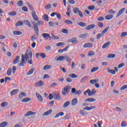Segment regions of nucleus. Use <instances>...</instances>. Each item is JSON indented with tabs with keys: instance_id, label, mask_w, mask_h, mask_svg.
I'll use <instances>...</instances> for the list:
<instances>
[{
	"instance_id": "f257e3e1",
	"label": "nucleus",
	"mask_w": 127,
	"mask_h": 127,
	"mask_svg": "<svg viewBox=\"0 0 127 127\" xmlns=\"http://www.w3.org/2000/svg\"><path fill=\"white\" fill-rule=\"evenodd\" d=\"M29 58H32V52H31V50H27L25 55L22 54L21 62L19 64V66H22V67H23V66H24V64L26 63L25 62V60L26 61H27Z\"/></svg>"
},
{
	"instance_id": "f03ea898",
	"label": "nucleus",
	"mask_w": 127,
	"mask_h": 127,
	"mask_svg": "<svg viewBox=\"0 0 127 127\" xmlns=\"http://www.w3.org/2000/svg\"><path fill=\"white\" fill-rule=\"evenodd\" d=\"M37 21H38V24L35 21H33L32 22V24L33 25L34 30L36 32V34L38 35V33H39V28H38V25L39 26H40V25H42V24L44 23V22L41 20Z\"/></svg>"
},
{
	"instance_id": "7ed1b4c3",
	"label": "nucleus",
	"mask_w": 127,
	"mask_h": 127,
	"mask_svg": "<svg viewBox=\"0 0 127 127\" xmlns=\"http://www.w3.org/2000/svg\"><path fill=\"white\" fill-rule=\"evenodd\" d=\"M28 5L30 10L32 11V16L34 18V20H35V21H38V20H39V19L38 18V17L36 15V12H35V11H34V8H33V6H32V5L30 3H28Z\"/></svg>"
},
{
	"instance_id": "20e7f679",
	"label": "nucleus",
	"mask_w": 127,
	"mask_h": 127,
	"mask_svg": "<svg viewBox=\"0 0 127 127\" xmlns=\"http://www.w3.org/2000/svg\"><path fill=\"white\" fill-rule=\"evenodd\" d=\"M109 29H110V26H108L107 28H106L105 29H104L102 31V32H101V34H97V35L96 36L97 39H98V40L100 39V38H101L102 37V35H104V34H105V33H107V32H108V30H109Z\"/></svg>"
},
{
	"instance_id": "39448f33",
	"label": "nucleus",
	"mask_w": 127,
	"mask_h": 127,
	"mask_svg": "<svg viewBox=\"0 0 127 127\" xmlns=\"http://www.w3.org/2000/svg\"><path fill=\"white\" fill-rule=\"evenodd\" d=\"M70 86L67 85L65 86L64 89L62 90V92L63 96H66L69 93L70 90Z\"/></svg>"
},
{
	"instance_id": "423d86ee",
	"label": "nucleus",
	"mask_w": 127,
	"mask_h": 127,
	"mask_svg": "<svg viewBox=\"0 0 127 127\" xmlns=\"http://www.w3.org/2000/svg\"><path fill=\"white\" fill-rule=\"evenodd\" d=\"M67 42L68 43H70V42H71V43H72V44H76L78 43V40H77V38L73 37L72 38L67 40Z\"/></svg>"
},
{
	"instance_id": "0eeeda50",
	"label": "nucleus",
	"mask_w": 127,
	"mask_h": 127,
	"mask_svg": "<svg viewBox=\"0 0 127 127\" xmlns=\"http://www.w3.org/2000/svg\"><path fill=\"white\" fill-rule=\"evenodd\" d=\"M114 69H109L108 70V73H110V74H112V75H116V72H118L119 71V69H118V67H115Z\"/></svg>"
},
{
	"instance_id": "6e6552de",
	"label": "nucleus",
	"mask_w": 127,
	"mask_h": 127,
	"mask_svg": "<svg viewBox=\"0 0 127 127\" xmlns=\"http://www.w3.org/2000/svg\"><path fill=\"white\" fill-rule=\"evenodd\" d=\"M55 15H56L57 18L59 20L61 19V14H60V13H57L56 12H54L52 14H51V16L52 17H53Z\"/></svg>"
},
{
	"instance_id": "1a4fd4ad",
	"label": "nucleus",
	"mask_w": 127,
	"mask_h": 127,
	"mask_svg": "<svg viewBox=\"0 0 127 127\" xmlns=\"http://www.w3.org/2000/svg\"><path fill=\"white\" fill-rule=\"evenodd\" d=\"M44 85V81L42 80H39L38 82L35 84V87H42Z\"/></svg>"
},
{
	"instance_id": "9d476101",
	"label": "nucleus",
	"mask_w": 127,
	"mask_h": 127,
	"mask_svg": "<svg viewBox=\"0 0 127 127\" xmlns=\"http://www.w3.org/2000/svg\"><path fill=\"white\" fill-rule=\"evenodd\" d=\"M94 46V45L92 43H85L83 46V48H92Z\"/></svg>"
},
{
	"instance_id": "9b49d317",
	"label": "nucleus",
	"mask_w": 127,
	"mask_h": 127,
	"mask_svg": "<svg viewBox=\"0 0 127 127\" xmlns=\"http://www.w3.org/2000/svg\"><path fill=\"white\" fill-rule=\"evenodd\" d=\"M125 10H126V7H124L122 8V9H121L118 12V13H117V15H116V17H119V16H121V15H122V14H123V13H124V11H125Z\"/></svg>"
},
{
	"instance_id": "f8f14e48",
	"label": "nucleus",
	"mask_w": 127,
	"mask_h": 127,
	"mask_svg": "<svg viewBox=\"0 0 127 127\" xmlns=\"http://www.w3.org/2000/svg\"><path fill=\"white\" fill-rule=\"evenodd\" d=\"M36 96L39 102H41V103H42V102H43V98H42V96H41V95H40V94H39V93H36Z\"/></svg>"
},
{
	"instance_id": "ddd939ff",
	"label": "nucleus",
	"mask_w": 127,
	"mask_h": 127,
	"mask_svg": "<svg viewBox=\"0 0 127 127\" xmlns=\"http://www.w3.org/2000/svg\"><path fill=\"white\" fill-rule=\"evenodd\" d=\"M96 27V25L94 24L89 25L88 26L85 27L86 30H91V29H93V28H95Z\"/></svg>"
},
{
	"instance_id": "4468645a",
	"label": "nucleus",
	"mask_w": 127,
	"mask_h": 127,
	"mask_svg": "<svg viewBox=\"0 0 127 127\" xmlns=\"http://www.w3.org/2000/svg\"><path fill=\"white\" fill-rule=\"evenodd\" d=\"M96 109V106L86 107L83 108L84 111H91Z\"/></svg>"
},
{
	"instance_id": "2eb2a0df",
	"label": "nucleus",
	"mask_w": 127,
	"mask_h": 127,
	"mask_svg": "<svg viewBox=\"0 0 127 127\" xmlns=\"http://www.w3.org/2000/svg\"><path fill=\"white\" fill-rule=\"evenodd\" d=\"M42 36L45 38V39H48L49 38H51V36H50V34L48 33H44L42 34Z\"/></svg>"
},
{
	"instance_id": "dca6fc26",
	"label": "nucleus",
	"mask_w": 127,
	"mask_h": 127,
	"mask_svg": "<svg viewBox=\"0 0 127 127\" xmlns=\"http://www.w3.org/2000/svg\"><path fill=\"white\" fill-rule=\"evenodd\" d=\"M77 104H78V98H73L71 101L72 106H76Z\"/></svg>"
},
{
	"instance_id": "f3484780",
	"label": "nucleus",
	"mask_w": 127,
	"mask_h": 127,
	"mask_svg": "<svg viewBox=\"0 0 127 127\" xmlns=\"http://www.w3.org/2000/svg\"><path fill=\"white\" fill-rule=\"evenodd\" d=\"M35 114L36 113L32 111H29L27 112L26 114H25L24 117H29V116H34Z\"/></svg>"
},
{
	"instance_id": "a211bd4d",
	"label": "nucleus",
	"mask_w": 127,
	"mask_h": 127,
	"mask_svg": "<svg viewBox=\"0 0 127 127\" xmlns=\"http://www.w3.org/2000/svg\"><path fill=\"white\" fill-rule=\"evenodd\" d=\"M23 22L24 24H25L26 25H27L28 27H29L30 28H31V24L30 23V21H29V20H24L23 21Z\"/></svg>"
},
{
	"instance_id": "6ab92c4d",
	"label": "nucleus",
	"mask_w": 127,
	"mask_h": 127,
	"mask_svg": "<svg viewBox=\"0 0 127 127\" xmlns=\"http://www.w3.org/2000/svg\"><path fill=\"white\" fill-rule=\"evenodd\" d=\"M18 91H19L18 89H14L12 90L10 94L11 96H14V95H16L18 93Z\"/></svg>"
},
{
	"instance_id": "aec40b11",
	"label": "nucleus",
	"mask_w": 127,
	"mask_h": 127,
	"mask_svg": "<svg viewBox=\"0 0 127 127\" xmlns=\"http://www.w3.org/2000/svg\"><path fill=\"white\" fill-rule=\"evenodd\" d=\"M84 101L85 102H89L90 103H92L93 102H96V99L93 98H86Z\"/></svg>"
},
{
	"instance_id": "412c9836",
	"label": "nucleus",
	"mask_w": 127,
	"mask_h": 127,
	"mask_svg": "<svg viewBox=\"0 0 127 127\" xmlns=\"http://www.w3.org/2000/svg\"><path fill=\"white\" fill-rule=\"evenodd\" d=\"M31 101V98L26 97L21 100L22 103H27L28 102H30Z\"/></svg>"
},
{
	"instance_id": "4be33fe9",
	"label": "nucleus",
	"mask_w": 127,
	"mask_h": 127,
	"mask_svg": "<svg viewBox=\"0 0 127 127\" xmlns=\"http://www.w3.org/2000/svg\"><path fill=\"white\" fill-rule=\"evenodd\" d=\"M52 113V109H50L47 112H44L43 114V116L44 117L45 116H49Z\"/></svg>"
},
{
	"instance_id": "5701e85b",
	"label": "nucleus",
	"mask_w": 127,
	"mask_h": 127,
	"mask_svg": "<svg viewBox=\"0 0 127 127\" xmlns=\"http://www.w3.org/2000/svg\"><path fill=\"white\" fill-rule=\"evenodd\" d=\"M19 59H20V57L18 56L16 57L15 59L13 60L14 64H17L19 62Z\"/></svg>"
},
{
	"instance_id": "b1692460",
	"label": "nucleus",
	"mask_w": 127,
	"mask_h": 127,
	"mask_svg": "<svg viewBox=\"0 0 127 127\" xmlns=\"http://www.w3.org/2000/svg\"><path fill=\"white\" fill-rule=\"evenodd\" d=\"M77 24L79 26H81V27H86L87 26V24L83 22H79L77 23Z\"/></svg>"
},
{
	"instance_id": "393cba45",
	"label": "nucleus",
	"mask_w": 127,
	"mask_h": 127,
	"mask_svg": "<svg viewBox=\"0 0 127 127\" xmlns=\"http://www.w3.org/2000/svg\"><path fill=\"white\" fill-rule=\"evenodd\" d=\"M113 17H114V15L113 14L107 15L105 16V19H106L107 20H111V19H112Z\"/></svg>"
},
{
	"instance_id": "a878e982",
	"label": "nucleus",
	"mask_w": 127,
	"mask_h": 127,
	"mask_svg": "<svg viewBox=\"0 0 127 127\" xmlns=\"http://www.w3.org/2000/svg\"><path fill=\"white\" fill-rule=\"evenodd\" d=\"M64 112H60L58 114H57L55 116V119H57V118H59L61 116V117H63L64 116Z\"/></svg>"
},
{
	"instance_id": "bb28decb",
	"label": "nucleus",
	"mask_w": 127,
	"mask_h": 127,
	"mask_svg": "<svg viewBox=\"0 0 127 127\" xmlns=\"http://www.w3.org/2000/svg\"><path fill=\"white\" fill-rule=\"evenodd\" d=\"M43 19L45 20V21H49V17L48 16V15L47 14H44L42 16Z\"/></svg>"
},
{
	"instance_id": "cd10ccee",
	"label": "nucleus",
	"mask_w": 127,
	"mask_h": 127,
	"mask_svg": "<svg viewBox=\"0 0 127 127\" xmlns=\"http://www.w3.org/2000/svg\"><path fill=\"white\" fill-rule=\"evenodd\" d=\"M54 98L55 100H61V96H60V94H54Z\"/></svg>"
},
{
	"instance_id": "c85d7f7f",
	"label": "nucleus",
	"mask_w": 127,
	"mask_h": 127,
	"mask_svg": "<svg viewBox=\"0 0 127 127\" xmlns=\"http://www.w3.org/2000/svg\"><path fill=\"white\" fill-rule=\"evenodd\" d=\"M23 97H26V94L24 92H21L19 95V99H22Z\"/></svg>"
},
{
	"instance_id": "c756f323",
	"label": "nucleus",
	"mask_w": 127,
	"mask_h": 127,
	"mask_svg": "<svg viewBox=\"0 0 127 127\" xmlns=\"http://www.w3.org/2000/svg\"><path fill=\"white\" fill-rule=\"evenodd\" d=\"M111 44V42H108L105 43L102 46V49H105V48H107L109 45Z\"/></svg>"
},
{
	"instance_id": "7c9ffc66",
	"label": "nucleus",
	"mask_w": 127,
	"mask_h": 127,
	"mask_svg": "<svg viewBox=\"0 0 127 127\" xmlns=\"http://www.w3.org/2000/svg\"><path fill=\"white\" fill-rule=\"evenodd\" d=\"M87 94H88V96H91V90L90 89H87L84 92V96H87Z\"/></svg>"
},
{
	"instance_id": "2f4dec72",
	"label": "nucleus",
	"mask_w": 127,
	"mask_h": 127,
	"mask_svg": "<svg viewBox=\"0 0 127 127\" xmlns=\"http://www.w3.org/2000/svg\"><path fill=\"white\" fill-rule=\"evenodd\" d=\"M87 36H88V33H85L80 35L79 38L85 39V38H87Z\"/></svg>"
},
{
	"instance_id": "473e14b6",
	"label": "nucleus",
	"mask_w": 127,
	"mask_h": 127,
	"mask_svg": "<svg viewBox=\"0 0 127 127\" xmlns=\"http://www.w3.org/2000/svg\"><path fill=\"white\" fill-rule=\"evenodd\" d=\"M65 60V56H60L57 59V61H64Z\"/></svg>"
},
{
	"instance_id": "72a5a7b5",
	"label": "nucleus",
	"mask_w": 127,
	"mask_h": 127,
	"mask_svg": "<svg viewBox=\"0 0 127 127\" xmlns=\"http://www.w3.org/2000/svg\"><path fill=\"white\" fill-rule=\"evenodd\" d=\"M89 82L90 84H96V83H98V82H99V79H91Z\"/></svg>"
},
{
	"instance_id": "f704fd0d",
	"label": "nucleus",
	"mask_w": 127,
	"mask_h": 127,
	"mask_svg": "<svg viewBox=\"0 0 127 127\" xmlns=\"http://www.w3.org/2000/svg\"><path fill=\"white\" fill-rule=\"evenodd\" d=\"M8 125V123L6 122H2L1 124H0V127H5L6 126Z\"/></svg>"
},
{
	"instance_id": "c9c22d12",
	"label": "nucleus",
	"mask_w": 127,
	"mask_h": 127,
	"mask_svg": "<svg viewBox=\"0 0 127 127\" xmlns=\"http://www.w3.org/2000/svg\"><path fill=\"white\" fill-rule=\"evenodd\" d=\"M14 35H21L22 33L19 31H14L13 32Z\"/></svg>"
},
{
	"instance_id": "e433bc0d",
	"label": "nucleus",
	"mask_w": 127,
	"mask_h": 127,
	"mask_svg": "<svg viewBox=\"0 0 127 127\" xmlns=\"http://www.w3.org/2000/svg\"><path fill=\"white\" fill-rule=\"evenodd\" d=\"M8 103H7V102H3L1 103L0 105L2 108H5V107L8 106Z\"/></svg>"
},
{
	"instance_id": "4c0bfd02",
	"label": "nucleus",
	"mask_w": 127,
	"mask_h": 127,
	"mask_svg": "<svg viewBox=\"0 0 127 127\" xmlns=\"http://www.w3.org/2000/svg\"><path fill=\"white\" fill-rule=\"evenodd\" d=\"M64 23L66 24H68V25L73 24V21L70 20H65L64 21Z\"/></svg>"
},
{
	"instance_id": "58836bf2",
	"label": "nucleus",
	"mask_w": 127,
	"mask_h": 127,
	"mask_svg": "<svg viewBox=\"0 0 127 127\" xmlns=\"http://www.w3.org/2000/svg\"><path fill=\"white\" fill-rule=\"evenodd\" d=\"M98 70H99V66L93 67L91 70V72L94 73V72H96V71H98Z\"/></svg>"
},
{
	"instance_id": "ea45409f",
	"label": "nucleus",
	"mask_w": 127,
	"mask_h": 127,
	"mask_svg": "<svg viewBox=\"0 0 127 127\" xmlns=\"http://www.w3.org/2000/svg\"><path fill=\"white\" fill-rule=\"evenodd\" d=\"M44 70H49V69H51V65L49 64H47L44 66Z\"/></svg>"
},
{
	"instance_id": "a19ab883",
	"label": "nucleus",
	"mask_w": 127,
	"mask_h": 127,
	"mask_svg": "<svg viewBox=\"0 0 127 127\" xmlns=\"http://www.w3.org/2000/svg\"><path fill=\"white\" fill-rule=\"evenodd\" d=\"M69 105H70V101H66L64 103L63 105V108H67V107H69Z\"/></svg>"
},
{
	"instance_id": "79ce46f5",
	"label": "nucleus",
	"mask_w": 127,
	"mask_h": 127,
	"mask_svg": "<svg viewBox=\"0 0 127 127\" xmlns=\"http://www.w3.org/2000/svg\"><path fill=\"white\" fill-rule=\"evenodd\" d=\"M23 25V23L21 21H18L16 23V26H21Z\"/></svg>"
},
{
	"instance_id": "37998d69",
	"label": "nucleus",
	"mask_w": 127,
	"mask_h": 127,
	"mask_svg": "<svg viewBox=\"0 0 127 127\" xmlns=\"http://www.w3.org/2000/svg\"><path fill=\"white\" fill-rule=\"evenodd\" d=\"M79 8L78 7H74L73 9V12H74V13H75V14H77V13H78V12H79Z\"/></svg>"
},
{
	"instance_id": "c03bdc74",
	"label": "nucleus",
	"mask_w": 127,
	"mask_h": 127,
	"mask_svg": "<svg viewBox=\"0 0 127 127\" xmlns=\"http://www.w3.org/2000/svg\"><path fill=\"white\" fill-rule=\"evenodd\" d=\"M34 70L35 69L34 68H32L27 73V75H31L33 74V72H34Z\"/></svg>"
},
{
	"instance_id": "a18cd8bd",
	"label": "nucleus",
	"mask_w": 127,
	"mask_h": 127,
	"mask_svg": "<svg viewBox=\"0 0 127 127\" xmlns=\"http://www.w3.org/2000/svg\"><path fill=\"white\" fill-rule=\"evenodd\" d=\"M96 93H97V91L95 89H92L91 91L90 90V96H94Z\"/></svg>"
},
{
	"instance_id": "49530a36",
	"label": "nucleus",
	"mask_w": 127,
	"mask_h": 127,
	"mask_svg": "<svg viewBox=\"0 0 127 127\" xmlns=\"http://www.w3.org/2000/svg\"><path fill=\"white\" fill-rule=\"evenodd\" d=\"M79 113L80 115H82V116H87V115H88V112L83 110H81Z\"/></svg>"
},
{
	"instance_id": "de8ad7c7",
	"label": "nucleus",
	"mask_w": 127,
	"mask_h": 127,
	"mask_svg": "<svg viewBox=\"0 0 127 127\" xmlns=\"http://www.w3.org/2000/svg\"><path fill=\"white\" fill-rule=\"evenodd\" d=\"M68 76L70 78H78V76H77V75H76L75 73L69 74Z\"/></svg>"
},
{
	"instance_id": "09e8293b",
	"label": "nucleus",
	"mask_w": 127,
	"mask_h": 127,
	"mask_svg": "<svg viewBox=\"0 0 127 127\" xmlns=\"http://www.w3.org/2000/svg\"><path fill=\"white\" fill-rule=\"evenodd\" d=\"M16 12L13 11L12 12H10L8 13L9 15H11V16H14V15H16Z\"/></svg>"
},
{
	"instance_id": "8fccbe9b",
	"label": "nucleus",
	"mask_w": 127,
	"mask_h": 127,
	"mask_svg": "<svg viewBox=\"0 0 127 127\" xmlns=\"http://www.w3.org/2000/svg\"><path fill=\"white\" fill-rule=\"evenodd\" d=\"M116 55L113 54H109L107 56V58H115Z\"/></svg>"
},
{
	"instance_id": "3c124183",
	"label": "nucleus",
	"mask_w": 127,
	"mask_h": 127,
	"mask_svg": "<svg viewBox=\"0 0 127 127\" xmlns=\"http://www.w3.org/2000/svg\"><path fill=\"white\" fill-rule=\"evenodd\" d=\"M87 78H88V76H85L84 77H83L82 78H81L80 79V82L81 83H84V82H85L86 79H87Z\"/></svg>"
},
{
	"instance_id": "603ef678",
	"label": "nucleus",
	"mask_w": 127,
	"mask_h": 127,
	"mask_svg": "<svg viewBox=\"0 0 127 127\" xmlns=\"http://www.w3.org/2000/svg\"><path fill=\"white\" fill-rule=\"evenodd\" d=\"M7 76H10L11 75V68H9L7 70Z\"/></svg>"
},
{
	"instance_id": "864d4df0",
	"label": "nucleus",
	"mask_w": 127,
	"mask_h": 127,
	"mask_svg": "<svg viewBox=\"0 0 127 127\" xmlns=\"http://www.w3.org/2000/svg\"><path fill=\"white\" fill-rule=\"evenodd\" d=\"M23 4V2L21 0H19L17 2V5H18V6H22Z\"/></svg>"
},
{
	"instance_id": "5fc2aeb1",
	"label": "nucleus",
	"mask_w": 127,
	"mask_h": 127,
	"mask_svg": "<svg viewBox=\"0 0 127 127\" xmlns=\"http://www.w3.org/2000/svg\"><path fill=\"white\" fill-rule=\"evenodd\" d=\"M45 9H50L51 8V4H47L45 6Z\"/></svg>"
},
{
	"instance_id": "6e6d98bb",
	"label": "nucleus",
	"mask_w": 127,
	"mask_h": 127,
	"mask_svg": "<svg viewBox=\"0 0 127 127\" xmlns=\"http://www.w3.org/2000/svg\"><path fill=\"white\" fill-rule=\"evenodd\" d=\"M63 45H65V43L64 42H60L57 44V46L58 47L60 46H63Z\"/></svg>"
},
{
	"instance_id": "4d7b16f0",
	"label": "nucleus",
	"mask_w": 127,
	"mask_h": 127,
	"mask_svg": "<svg viewBox=\"0 0 127 127\" xmlns=\"http://www.w3.org/2000/svg\"><path fill=\"white\" fill-rule=\"evenodd\" d=\"M88 9H89V10H93L95 9V6H94L93 5L89 6L88 7Z\"/></svg>"
},
{
	"instance_id": "13d9d810",
	"label": "nucleus",
	"mask_w": 127,
	"mask_h": 127,
	"mask_svg": "<svg viewBox=\"0 0 127 127\" xmlns=\"http://www.w3.org/2000/svg\"><path fill=\"white\" fill-rule=\"evenodd\" d=\"M125 36H127V32H124L121 33V37H125Z\"/></svg>"
},
{
	"instance_id": "bf43d9fd",
	"label": "nucleus",
	"mask_w": 127,
	"mask_h": 127,
	"mask_svg": "<svg viewBox=\"0 0 127 127\" xmlns=\"http://www.w3.org/2000/svg\"><path fill=\"white\" fill-rule=\"evenodd\" d=\"M12 70L13 74H15V72H16V66H13Z\"/></svg>"
},
{
	"instance_id": "052dcab7",
	"label": "nucleus",
	"mask_w": 127,
	"mask_h": 127,
	"mask_svg": "<svg viewBox=\"0 0 127 127\" xmlns=\"http://www.w3.org/2000/svg\"><path fill=\"white\" fill-rule=\"evenodd\" d=\"M22 10L23 11H25V12H27V11H28V9L26 7V6H23L22 7Z\"/></svg>"
},
{
	"instance_id": "680f3d73",
	"label": "nucleus",
	"mask_w": 127,
	"mask_h": 127,
	"mask_svg": "<svg viewBox=\"0 0 127 127\" xmlns=\"http://www.w3.org/2000/svg\"><path fill=\"white\" fill-rule=\"evenodd\" d=\"M127 126V123H126V121H123L121 123V127H125Z\"/></svg>"
},
{
	"instance_id": "e2e57ef3",
	"label": "nucleus",
	"mask_w": 127,
	"mask_h": 127,
	"mask_svg": "<svg viewBox=\"0 0 127 127\" xmlns=\"http://www.w3.org/2000/svg\"><path fill=\"white\" fill-rule=\"evenodd\" d=\"M40 56H41V57H42V58H43V59H44V58H46V55H45V54H44L43 53H41L40 54Z\"/></svg>"
},
{
	"instance_id": "0e129e2a",
	"label": "nucleus",
	"mask_w": 127,
	"mask_h": 127,
	"mask_svg": "<svg viewBox=\"0 0 127 127\" xmlns=\"http://www.w3.org/2000/svg\"><path fill=\"white\" fill-rule=\"evenodd\" d=\"M125 66V63H121L118 65V68L121 69V68H122V67H124Z\"/></svg>"
},
{
	"instance_id": "69168bd1",
	"label": "nucleus",
	"mask_w": 127,
	"mask_h": 127,
	"mask_svg": "<svg viewBox=\"0 0 127 127\" xmlns=\"http://www.w3.org/2000/svg\"><path fill=\"white\" fill-rule=\"evenodd\" d=\"M63 33H65V34H68V30L66 29H63L62 30Z\"/></svg>"
},
{
	"instance_id": "338daca9",
	"label": "nucleus",
	"mask_w": 127,
	"mask_h": 127,
	"mask_svg": "<svg viewBox=\"0 0 127 127\" xmlns=\"http://www.w3.org/2000/svg\"><path fill=\"white\" fill-rule=\"evenodd\" d=\"M126 89H127V84L123 85L121 88V91H123V90H126Z\"/></svg>"
},
{
	"instance_id": "774afa93",
	"label": "nucleus",
	"mask_w": 127,
	"mask_h": 127,
	"mask_svg": "<svg viewBox=\"0 0 127 127\" xmlns=\"http://www.w3.org/2000/svg\"><path fill=\"white\" fill-rule=\"evenodd\" d=\"M82 94V90H79L75 92V95H81Z\"/></svg>"
}]
</instances>
